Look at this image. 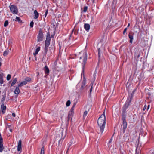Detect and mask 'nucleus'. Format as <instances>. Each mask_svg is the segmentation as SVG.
<instances>
[{"instance_id":"20","label":"nucleus","mask_w":154,"mask_h":154,"mask_svg":"<svg viewBox=\"0 0 154 154\" xmlns=\"http://www.w3.org/2000/svg\"><path fill=\"white\" fill-rule=\"evenodd\" d=\"M27 84V82L26 81H23L21 82L20 84L18 85V87H20L26 85Z\"/></svg>"},{"instance_id":"10","label":"nucleus","mask_w":154,"mask_h":154,"mask_svg":"<svg viewBox=\"0 0 154 154\" xmlns=\"http://www.w3.org/2000/svg\"><path fill=\"white\" fill-rule=\"evenodd\" d=\"M51 39V38L50 37V35L49 32H48L47 33L46 40H45V41L50 42Z\"/></svg>"},{"instance_id":"55","label":"nucleus","mask_w":154,"mask_h":154,"mask_svg":"<svg viewBox=\"0 0 154 154\" xmlns=\"http://www.w3.org/2000/svg\"><path fill=\"white\" fill-rule=\"evenodd\" d=\"M53 26L54 27L55 26V25H54V24H53Z\"/></svg>"},{"instance_id":"14","label":"nucleus","mask_w":154,"mask_h":154,"mask_svg":"<svg viewBox=\"0 0 154 154\" xmlns=\"http://www.w3.org/2000/svg\"><path fill=\"white\" fill-rule=\"evenodd\" d=\"M44 70L45 72V73H46L48 75L49 74V70L47 65H45V66L44 68Z\"/></svg>"},{"instance_id":"11","label":"nucleus","mask_w":154,"mask_h":154,"mask_svg":"<svg viewBox=\"0 0 154 154\" xmlns=\"http://www.w3.org/2000/svg\"><path fill=\"white\" fill-rule=\"evenodd\" d=\"M84 27L85 29L87 31H88L90 28V25L88 24H85L84 25Z\"/></svg>"},{"instance_id":"49","label":"nucleus","mask_w":154,"mask_h":154,"mask_svg":"<svg viewBox=\"0 0 154 154\" xmlns=\"http://www.w3.org/2000/svg\"><path fill=\"white\" fill-rule=\"evenodd\" d=\"M94 0H93L92 2L93 3H94Z\"/></svg>"},{"instance_id":"1","label":"nucleus","mask_w":154,"mask_h":154,"mask_svg":"<svg viewBox=\"0 0 154 154\" xmlns=\"http://www.w3.org/2000/svg\"><path fill=\"white\" fill-rule=\"evenodd\" d=\"M133 96L131 95L130 99L127 100L125 104L122 107V121L121 126L120 130L123 133H124L127 128V123L126 120V110L130 105Z\"/></svg>"},{"instance_id":"13","label":"nucleus","mask_w":154,"mask_h":154,"mask_svg":"<svg viewBox=\"0 0 154 154\" xmlns=\"http://www.w3.org/2000/svg\"><path fill=\"white\" fill-rule=\"evenodd\" d=\"M116 0H113L111 5L112 9V10H114L116 7Z\"/></svg>"},{"instance_id":"7","label":"nucleus","mask_w":154,"mask_h":154,"mask_svg":"<svg viewBox=\"0 0 154 154\" xmlns=\"http://www.w3.org/2000/svg\"><path fill=\"white\" fill-rule=\"evenodd\" d=\"M2 98L1 100V102H4L6 97V90H5L2 92Z\"/></svg>"},{"instance_id":"30","label":"nucleus","mask_w":154,"mask_h":154,"mask_svg":"<svg viewBox=\"0 0 154 154\" xmlns=\"http://www.w3.org/2000/svg\"><path fill=\"white\" fill-rule=\"evenodd\" d=\"M48 47H46V46H45V49H44V51H45V54H46L47 52V51H48Z\"/></svg>"},{"instance_id":"43","label":"nucleus","mask_w":154,"mask_h":154,"mask_svg":"<svg viewBox=\"0 0 154 154\" xmlns=\"http://www.w3.org/2000/svg\"><path fill=\"white\" fill-rule=\"evenodd\" d=\"M12 115L14 117H15L16 116L15 114L14 113H12Z\"/></svg>"},{"instance_id":"58","label":"nucleus","mask_w":154,"mask_h":154,"mask_svg":"<svg viewBox=\"0 0 154 154\" xmlns=\"http://www.w3.org/2000/svg\"><path fill=\"white\" fill-rule=\"evenodd\" d=\"M94 7H95V5H94Z\"/></svg>"},{"instance_id":"12","label":"nucleus","mask_w":154,"mask_h":154,"mask_svg":"<svg viewBox=\"0 0 154 154\" xmlns=\"http://www.w3.org/2000/svg\"><path fill=\"white\" fill-rule=\"evenodd\" d=\"M34 18L35 19H37L39 17V13L36 10H34Z\"/></svg>"},{"instance_id":"32","label":"nucleus","mask_w":154,"mask_h":154,"mask_svg":"<svg viewBox=\"0 0 154 154\" xmlns=\"http://www.w3.org/2000/svg\"><path fill=\"white\" fill-rule=\"evenodd\" d=\"M11 77V75H10V74L8 75L7 77V80L8 81L10 79Z\"/></svg>"},{"instance_id":"23","label":"nucleus","mask_w":154,"mask_h":154,"mask_svg":"<svg viewBox=\"0 0 154 154\" xmlns=\"http://www.w3.org/2000/svg\"><path fill=\"white\" fill-rule=\"evenodd\" d=\"M72 114L71 113H69L67 117V121H69L70 118L72 117Z\"/></svg>"},{"instance_id":"39","label":"nucleus","mask_w":154,"mask_h":154,"mask_svg":"<svg viewBox=\"0 0 154 154\" xmlns=\"http://www.w3.org/2000/svg\"><path fill=\"white\" fill-rule=\"evenodd\" d=\"M140 55V53H138V54L137 55V59L139 57Z\"/></svg>"},{"instance_id":"38","label":"nucleus","mask_w":154,"mask_h":154,"mask_svg":"<svg viewBox=\"0 0 154 154\" xmlns=\"http://www.w3.org/2000/svg\"><path fill=\"white\" fill-rule=\"evenodd\" d=\"M48 9H47L46 11H45V17L48 13Z\"/></svg>"},{"instance_id":"5","label":"nucleus","mask_w":154,"mask_h":154,"mask_svg":"<svg viewBox=\"0 0 154 154\" xmlns=\"http://www.w3.org/2000/svg\"><path fill=\"white\" fill-rule=\"evenodd\" d=\"M43 35L42 31L40 30L39 31V33L37 35V41L38 42H40L42 40Z\"/></svg>"},{"instance_id":"45","label":"nucleus","mask_w":154,"mask_h":154,"mask_svg":"<svg viewBox=\"0 0 154 154\" xmlns=\"http://www.w3.org/2000/svg\"><path fill=\"white\" fill-rule=\"evenodd\" d=\"M138 145H137V146L136 148V150H135V151H136V152H137V148H138Z\"/></svg>"},{"instance_id":"40","label":"nucleus","mask_w":154,"mask_h":154,"mask_svg":"<svg viewBox=\"0 0 154 154\" xmlns=\"http://www.w3.org/2000/svg\"><path fill=\"white\" fill-rule=\"evenodd\" d=\"M146 105H145L144 106V107L143 108V110L144 111L146 108Z\"/></svg>"},{"instance_id":"26","label":"nucleus","mask_w":154,"mask_h":154,"mask_svg":"<svg viewBox=\"0 0 154 154\" xmlns=\"http://www.w3.org/2000/svg\"><path fill=\"white\" fill-rule=\"evenodd\" d=\"M50 42L48 41H45V46L48 47L50 44Z\"/></svg>"},{"instance_id":"47","label":"nucleus","mask_w":154,"mask_h":154,"mask_svg":"<svg viewBox=\"0 0 154 154\" xmlns=\"http://www.w3.org/2000/svg\"><path fill=\"white\" fill-rule=\"evenodd\" d=\"M130 26V24L129 23L128 24V25L127 27H129Z\"/></svg>"},{"instance_id":"48","label":"nucleus","mask_w":154,"mask_h":154,"mask_svg":"<svg viewBox=\"0 0 154 154\" xmlns=\"http://www.w3.org/2000/svg\"><path fill=\"white\" fill-rule=\"evenodd\" d=\"M10 132H12V130L11 129H10Z\"/></svg>"},{"instance_id":"28","label":"nucleus","mask_w":154,"mask_h":154,"mask_svg":"<svg viewBox=\"0 0 154 154\" xmlns=\"http://www.w3.org/2000/svg\"><path fill=\"white\" fill-rule=\"evenodd\" d=\"M100 51L101 50L100 48H98V57L99 59H100Z\"/></svg>"},{"instance_id":"17","label":"nucleus","mask_w":154,"mask_h":154,"mask_svg":"<svg viewBox=\"0 0 154 154\" xmlns=\"http://www.w3.org/2000/svg\"><path fill=\"white\" fill-rule=\"evenodd\" d=\"M85 85V81H83L82 82L81 87L80 88V89L81 90H82Z\"/></svg>"},{"instance_id":"19","label":"nucleus","mask_w":154,"mask_h":154,"mask_svg":"<svg viewBox=\"0 0 154 154\" xmlns=\"http://www.w3.org/2000/svg\"><path fill=\"white\" fill-rule=\"evenodd\" d=\"M20 91L18 86L17 87H16L14 91L15 94H18L20 92Z\"/></svg>"},{"instance_id":"22","label":"nucleus","mask_w":154,"mask_h":154,"mask_svg":"<svg viewBox=\"0 0 154 154\" xmlns=\"http://www.w3.org/2000/svg\"><path fill=\"white\" fill-rule=\"evenodd\" d=\"M15 21H18L19 23H22V21L21 20L20 17H16V18L15 19Z\"/></svg>"},{"instance_id":"21","label":"nucleus","mask_w":154,"mask_h":154,"mask_svg":"<svg viewBox=\"0 0 154 154\" xmlns=\"http://www.w3.org/2000/svg\"><path fill=\"white\" fill-rule=\"evenodd\" d=\"M17 78H15L11 84V86H13L17 82Z\"/></svg>"},{"instance_id":"51","label":"nucleus","mask_w":154,"mask_h":154,"mask_svg":"<svg viewBox=\"0 0 154 154\" xmlns=\"http://www.w3.org/2000/svg\"><path fill=\"white\" fill-rule=\"evenodd\" d=\"M1 64H2L0 62V66H1Z\"/></svg>"},{"instance_id":"50","label":"nucleus","mask_w":154,"mask_h":154,"mask_svg":"<svg viewBox=\"0 0 154 154\" xmlns=\"http://www.w3.org/2000/svg\"><path fill=\"white\" fill-rule=\"evenodd\" d=\"M60 141H61L60 140H59V143H60Z\"/></svg>"},{"instance_id":"56","label":"nucleus","mask_w":154,"mask_h":154,"mask_svg":"<svg viewBox=\"0 0 154 154\" xmlns=\"http://www.w3.org/2000/svg\"><path fill=\"white\" fill-rule=\"evenodd\" d=\"M149 95H150V94L149 93Z\"/></svg>"},{"instance_id":"33","label":"nucleus","mask_w":154,"mask_h":154,"mask_svg":"<svg viewBox=\"0 0 154 154\" xmlns=\"http://www.w3.org/2000/svg\"><path fill=\"white\" fill-rule=\"evenodd\" d=\"M25 80L27 82L30 81L31 80V79L29 77H26L25 79Z\"/></svg>"},{"instance_id":"35","label":"nucleus","mask_w":154,"mask_h":154,"mask_svg":"<svg viewBox=\"0 0 154 154\" xmlns=\"http://www.w3.org/2000/svg\"><path fill=\"white\" fill-rule=\"evenodd\" d=\"M88 113V111H85L83 114V118H84L85 116Z\"/></svg>"},{"instance_id":"31","label":"nucleus","mask_w":154,"mask_h":154,"mask_svg":"<svg viewBox=\"0 0 154 154\" xmlns=\"http://www.w3.org/2000/svg\"><path fill=\"white\" fill-rule=\"evenodd\" d=\"M93 84V83H91L90 84V86H91V88L90 89V93H91L92 91Z\"/></svg>"},{"instance_id":"4","label":"nucleus","mask_w":154,"mask_h":154,"mask_svg":"<svg viewBox=\"0 0 154 154\" xmlns=\"http://www.w3.org/2000/svg\"><path fill=\"white\" fill-rule=\"evenodd\" d=\"M11 11L14 14H17L18 10L17 7L14 5H11L10 7Z\"/></svg>"},{"instance_id":"24","label":"nucleus","mask_w":154,"mask_h":154,"mask_svg":"<svg viewBox=\"0 0 154 154\" xmlns=\"http://www.w3.org/2000/svg\"><path fill=\"white\" fill-rule=\"evenodd\" d=\"M128 133H126L125 134H124L123 137V138L124 139V140H127V137H128Z\"/></svg>"},{"instance_id":"52","label":"nucleus","mask_w":154,"mask_h":154,"mask_svg":"<svg viewBox=\"0 0 154 154\" xmlns=\"http://www.w3.org/2000/svg\"><path fill=\"white\" fill-rule=\"evenodd\" d=\"M9 43L10 42H11V40H9Z\"/></svg>"},{"instance_id":"36","label":"nucleus","mask_w":154,"mask_h":154,"mask_svg":"<svg viewBox=\"0 0 154 154\" xmlns=\"http://www.w3.org/2000/svg\"><path fill=\"white\" fill-rule=\"evenodd\" d=\"M88 8L87 6H85L84 7V9L83 11V12H86Z\"/></svg>"},{"instance_id":"9","label":"nucleus","mask_w":154,"mask_h":154,"mask_svg":"<svg viewBox=\"0 0 154 154\" xmlns=\"http://www.w3.org/2000/svg\"><path fill=\"white\" fill-rule=\"evenodd\" d=\"M6 109V106L4 105V102H2L1 105V109L2 110V112L3 114H4Z\"/></svg>"},{"instance_id":"37","label":"nucleus","mask_w":154,"mask_h":154,"mask_svg":"<svg viewBox=\"0 0 154 154\" xmlns=\"http://www.w3.org/2000/svg\"><path fill=\"white\" fill-rule=\"evenodd\" d=\"M127 28H126L125 29H124L123 32V34L124 35L125 34V32L127 30Z\"/></svg>"},{"instance_id":"34","label":"nucleus","mask_w":154,"mask_h":154,"mask_svg":"<svg viewBox=\"0 0 154 154\" xmlns=\"http://www.w3.org/2000/svg\"><path fill=\"white\" fill-rule=\"evenodd\" d=\"M34 22L33 21L31 22L30 24V26L32 28L33 26Z\"/></svg>"},{"instance_id":"54","label":"nucleus","mask_w":154,"mask_h":154,"mask_svg":"<svg viewBox=\"0 0 154 154\" xmlns=\"http://www.w3.org/2000/svg\"><path fill=\"white\" fill-rule=\"evenodd\" d=\"M2 60V58L0 57V61H1Z\"/></svg>"},{"instance_id":"42","label":"nucleus","mask_w":154,"mask_h":154,"mask_svg":"<svg viewBox=\"0 0 154 154\" xmlns=\"http://www.w3.org/2000/svg\"><path fill=\"white\" fill-rule=\"evenodd\" d=\"M40 154H44V151H42L41 150Z\"/></svg>"},{"instance_id":"27","label":"nucleus","mask_w":154,"mask_h":154,"mask_svg":"<svg viewBox=\"0 0 154 154\" xmlns=\"http://www.w3.org/2000/svg\"><path fill=\"white\" fill-rule=\"evenodd\" d=\"M8 20H6L5 21V22H4V27H6L8 25Z\"/></svg>"},{"instance_id":"25","label":"nucleus","mask_w":154,"mask_h":154,"mask_svg":"<svg viewBox=\"0 0 154 154\" xmlns=\"http://www.w3.org/2000/svg\"><path fill=\"white\" fill-rule=\"evenodd\" d=\"M9 51L8 50H5L3 53V55L4 56H7L8 53Z\"/></svg>"},{"instance_id":"44","label":"nucleus","mask_w":154,"mask_h":154,"mask_svg":"<svg viewBox=\"0 0 154 154\" xmlns=\"http://www.w3.org/2000/svg\"><path fill=\"white\" fill-rule=\"evenodd\" d=\"M112 137L111 138V139H110V140L109 141V143H111L112 141Z\"/></svg>"},{"instance_id":"2","label":"nucleus","mask_w":154,"mask_h":154,"mask_svg":"<svg viewBox=\"0 0 154 154\" xmlns=\"http://www.w3.org/2000/svg\"><path fill=\"white\" fill-rule=\"evenodd\" d=\"M106 123V116L105 112H104L99 118L97 121V124L100 128L101 134H102L103 131Z\"/></svg>"},{"instance_id":"6","label":"nucleus","mask_w":154,"mask_h":154,"mask_svg":"<svg viewBox=\"0 0 154 154\" xmlns=\"http://www.w3.org/2000/svg\"><path fill=\"white\" fill-rule=\"evenodd\" d=\"M3 139L2 138L1 135L0 134V152H2L4 149L3 146Z\"/></svg>"},{"instance_id":"57","label":"nucleus","mask_w":154,"mask_h":154,"mask_svg":"<svg viewBox=\"0 0 154 154\" xmlns=\"http://www.w3.org/2000/svg\"><path fill=\"white\" fill-rule=\"evenodd\" d=\"M73 30L72 31V32H73Z\"/></svg>"},{"instance_id":"16","label":"nucleus","mask_w":154,"mask_h":154,"mask_svg":"<svg viewBox=\"0 0 154 154\" xmlns=\"http://www.w3.org/2000/svg\"><path fill=\"white\" fill-rule=\"evenodd\" d=\"M40 47H38L35 50V52L33 54L34 56H35L37 54L39 51H40Z\"/></svg>"},{"instance_id":"3","label":"nucleus","mask_w":154,"mask_h":154,"mask_svg":"<svg viewBox=\"0 0 154 154\" xmlns=\"http://www.w3.org/2000/svg\"><path fill=\"white\" fill-rule=\"evenodd\" d=\"M82 58L83 59V63H82V66L83 71H84L85 66L86 63L87 58V54L86 52L84 53L82 57H80V59H81Z\"/></svg>"},{"instance_id":"8","label":"nucleus","mask_w":154,"mask_h":154,"mask_svg":"<svg viewBox=\"0 0 154 154\" xmlns=\"http://www.w3.org/2000/svg\"><path fill=\"white\" fill-rule=\"evenodd\" d=\"M22 147V141L21 140H20L18 142V144L17 146V151H20L21 150Z\"/></svg>"},{"instance_id":"18","label":"nucleus","mask_w":154,"mask_h":154,"mask_svg":"<svg viewBox=\"0 0 154 154\" xmlns=\"http://www.w3.org/2000/svg\"><path fill=\"white\" fill-rule=\"evenodd\" d=\"M76 103H74L72 107H71L70 111L69 112V113H71L72 114L74 112V108L76 105Z\"/></svg>"},{"instance_id":"46","label":"nucleus","mask_w":154,"mask_h":154,"mask_svg":"<svg viewBox=\"0 0 154 154\" xmlns=\"http://www.w3.org/2000/svg\"><path fill=\"white\" fill-rule=\"evenodd\" d=\"M149 106H150L149 105H148V106L147 108V110H148V109L149 108Z\"/></svg>"},{"instance_id":"29","label":"nucleus","mask_w":154,"mask_h":154,"mask_svg":"<svg viewBox=\"0 0 154 154\" xmlns=\"http://www.w3.org/2000/svg\"><path fill=\"white\" fill-rule=\"evenodd\" d=\"M70 103H71V102H70V100H68L67 101V102L66 103V105L67 106H70Z\"/></svg>"},{"instance_id":"15","label":"nucleus","mask_w":154,"mask_h":154,"mask_svg":"<svg viewBox=\"0 0 154 154\" xmlns=\"http://www.w3.org/2000/svg\"><path fill=\"white\" fill-rule=\"evenodd\" d=\"M128 36L130 39V43L131 44L132 43L133 40V36L131 33H129L128 35Z\"/></svg>"},{"instance_id":"41","label":"nucleus","mask_w":154,"mask_h":154,"mask_svg":"<svg viewBox=\"0 0 154 154\" xmlns=\"http://www.w3.org/2000/svg\"><path fill=\"white\" fill-rule=\"evenodd\" d=\"M41 150L42 151H44V150H45V149H44V147H42V148H41Z\"/></svg>"},{"instance_id":"53","label":"nucleus","mask_w":154,"mask_h":154,"mask_svg":"<svg viewBox=\"0 0 154 154\" xmlns=\"http://www.w3.org/2000/svg\"><path fill=\"white\" fill-rule=\"evenodd\" d=\"M134 57H136V54H134Z\"/></svg>"}]
</instances>
